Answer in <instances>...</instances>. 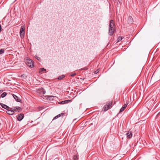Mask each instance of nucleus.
Returning a JSON list of instances; mask_svg holds the SVG:
<instances>
[{"label":"nucleus","instance_id":"22","mask_svg":"<svg viewBox=\"0 0 160 160\" xmlns=\"http://www.w3.org/2000/svg\"><path fill=\"white\" fill-rule=\"evenodd\" d=\"M99 70L98 69H97L96 71H95L94 72V73L95 74H97L99 72Z\"/></svg>","mask_w":160,"mask_h":160},{"label":"nucleus","instance_id":"16","mask_svg":"<svg viewBox=\"0 0 160 160\" xmlns=\"http://www.w3.org/2000/svg\"><path fill=\"white\" fill-rule=\"evenodd\" d=\"M45 92H46L44 90H43V89L41 90V94H45Z\"/></svg>","mask_w":160,"mask_h":160},{"label":"nucleus","instance_id":"18","mask_svg":"<svg viewBox=\"0 0 160 160\" xmlns=\"http://www.w3.org/2000/svg\"><path fill=\"white\" fill-rule=\"evenodd\" d=\"M125 109H124V108H123L122 107L121 108V109H120V111H119V112H122V111H123Z\"/></svg>","mask_w":160,"mask_h":160},{"label":"nucleus","instance_id":"7","mask_svg":"<svg viewBox=\"0 0 160 160\" xmlns=\"http://www.w3.org/2000/svg\"><path fill=\"white\" fill-rule=\"evenodd\" d=\"M7 113L10 115H12L14 113V111L11 108L10 110H8L7 112Z\"/></svg>","mask_w":160,"mask_h":160},{"label":"nucleus","instance_id":"5","mask_svg":"<svg viewBox=\"0 0 160 160\" xmlns=\"http://www.w3.org/2000/svg\"><path fill=\"white\" fill-rule=\"evenodd\" d=\"M11 109H12L14 111L16 112L17 110L18 111V112H19L22 110V108L19 107H12Z\"/></svg>","mask_w":160,"mask_h":160},{"label":"nucleus","instance_id":"14","mask_svg":"<svg viewBox=\"0 0 160 160\" xmlns=\"http://www.w3.org/2000/svg\"><path fill=\"white\" fill-rule=\"evenodd\" d=\"M65 77V76L64 75H62L61 76H59L58 78V79L59 80H61L63 78Z\"/></svg>","mask_w":160,"mask_h":160},{"label":"nucleus","instance_id":"2","mask_svg":"<svg viewBox=\"0 0 160 160\" xmlns=\"http://www.w3.org/2000/svg\"><path fill=\"white\" fill-rule=\"evenodd\" d=\"M25 62L27 65L31 68L33 67L34 65L33 61L28 58H27L25 60Z\"/></svg>","mask_w":160,"mask_h":160},{"label":"nucleus","instance_id":"3","mask_svg":"<svg viewBox=\"0 0 160 160\" xmlns=\"http://www.w3.org/2000/svg\"><path fill=\"white\" fill-rule=\"evenodd\" d=\"M112 104L111 102H109L107 105H105L103 107V110L104 111H106L108 110L110 107V106Z\"/></svg>","mask_w":160,"mask_h":160},{"label":"nucleus","instance_id":"9","mask_svg":"<svg viewBox=\"0 0 160 160\" xmlns=\"http://www.w3.org/2000/svg\"><path fill=\"white\" fill-rule=\"evenodd\" d=\"M127 135V138H131L132 137V134L131 132L129 131L128 133L126 134Z\"/></svg>","mask_w":160,"mask_h":160},{"label":"nucleus","instance_id":"20","mask_svg":"<svg viewBox=\"0 0 160 160\" xmlns=\"http://www.w3.org/2000/svg\"><path fill=\"white\" fill-rule=\"evenodd\" d=\"M127 104H124L122 107L123 108H124V109H125L126 108V107H127Z\"/></svg>","mask_w":160,"mask_h":160},{"label":"nucleus","instance_id":"13","mask_svg":"<svg viewBox=\"0 0 160 160\" xmlns=\"http://www.w3.org/2000/svg\"><path fill=\"white\" fill-rule=\"evenodd\" d=\"M7 94L6 92H4L1 95V97L2 98H3L6 96Z\"/></svg>","mask_w":160,"mask_h":160},{"label":"nucleus","instance_id":"17","mask_svg":"<svg viewBox=\"0 0 160 160\" xmlns=\"http://www.w3.org/2000/svg\"><path fill=\"white\" fill-rule=\"evenodd\" d=\"M4 52V50L3 49H1L0 50V54H2Z\"/></svg>","mask_w":160,"mask_h":160},{"label":"nucleus","instance_id":"15","mask_svg":"<svg viewBox=\"0 0 160 160\" xmlns=\"http://www.w3.org/2000/svg\"><path fill=\"white\" fill-rule=\"evenodd\" d=\"M122 37H119L117 40V42H120L122 40Z\"/></svg>","mask_w":160,"mask_h":160},{"label":"nucleus","instance_id":"4","mask_svg":"<svg viewBox=\"0 0 160 160\" xmlns=\"http://www.w3.org/2000/svg\"><path fill=\"white\" fill-rule=\"evenodd\" d=\"M24 30L25 29L24 27H22L20 31V35L22 38L24 36L25 34Z\"/></svg>","mask_w":160,"mask_h":160},{"label":"nucleus","instance_id":"21","mask_svg":"<svg viewBox=\"0 0 160 160\" xmlns=\"http://www.w3.org/2000/svg\"><path fill=\"white\" fill-rule=\"evenodd\" d=\"M40 69H41V71H40L41 72H42V71H46V69L43 68H41Z\"/></svg>","mask_w":160,"mask_h":160},{"label":"nucleus","instance_id":"11","mask_svg":"<svg viewBox=\"0 0 160 160\" xmlns=\"http://www.w3.org/2000/svg\"><path fill=\"white\" fill-rule=\"evenodd\" d=\"M1 105L2 108H3L7 110H8L9 108V107L4 104L2 103L1 104Z\"/></svg>","mask_w":160,"mask_h":160},{"label":"nucleus","instance_id":"27","mask_svg":"<svg viewBox=\"0 0 160 160\" xmlns=\"http://www.w3.org/2000/svg\"><path fill=\"white\" fill-rule=\"evenodd\" d=\"M57 118H58V116H56V117L54 118L53 120L56 119Z\"/></svg>","mask_w":160,"mask_h":160},{"label":"nucleus","instance_id":"29","mask_svg":"<svg viewBox=\"0 0 160 160\" xmlns=\"http://www.w3.org/2000/svg\"><path fill=\"white\" fill-rule=\"evenodd\" d=\"M53 97V96H51V97Z\"/></svg>","mask_w":160,"mask_h":160},{"label":"nucleus","instance_id":"23","mask_svg":"<svg viewBox=\"0 0 160 160\" xmlns=\"http://www.w3.org/2000/svg\"><path fill=\"white\" fill-rule=\"evenodd\" d=\"M35 57L38 60H39L40 59V58L39 57H38L37 55H36L35 56Z\"/></svg>","mask_w":160,"mask_h":160},{"label":"nucleus","instance_id":"12","mask_svg":"<svg viewBox=\"0 0 160 160\" xmlns=\"http://www.w3.org/2000/svg\"><path fill=\"white\" fill-rule=\"evenodd\" d=\"M73 160H78V156L77 155H74L73 157Z\"/></svg>","mask_w":160,"mask_h":160},{"label":"nucleus","instance_id":"8","mask_svg":"<svg viewBox=\"0 0 160 160\" xmlns=\"http://www.w3.org/2000/svg\"><path fill=\"white\" fill-rule=\"evenodd\" d=\"M12 96L14 98L17 102H20V99L17 96L14 94H13Z\"/></svg>","mask_w":160,"mask_h":160},{"label":"nucleus","instance_id":"25","mask_svg":"<svg viewBox=\"0 0 160 160\" xmlns=\"http://www.w3.org/2000/svg\"><path fill=\"white\" fill-rule=\"evenodd\" d=\"M62 114L63 115V114H64L63 113H61V114H59L57 115V116H58V117H60L61 116V115H62Z\"/></svg>","mask_w":160,"mask_h":160},{"label":"nucleus","instance_id":"26","mask_svg":"<svg viewBox=\"0 0 160 160\" xmlns=\"http://www.w3.org/2000/svg\"><path fill=\"white\" fill-rule=\"evenodd\" d=\"M129 20H132V18L130 16V17H129Z\"/></svg>","mask_w":160,"mask_h":160},{"label":"nucleus","instance_id":"1","mask_svg":"<svg viewBox=\"0 0 160 160\" xmlns=\"http://www.w3.org/2000/svg\"><path fill=\"white\" fill-rule=\"evenodd\" d=\"M114 22L113 20H111L109 24V34L112 36L115 30Z\"/></svg>","mask_w":160,"mask_h":160},{"label":"nucleus","instance_id":"28","mask_svg":"<svg viewBox=\"0 0 160 160\" xmlns=\"http://www.w3.org/2000/svg\"><path fill=\"white\" fill-rule=\"evenodd\" d=\"M1 28H1V25H0V32H1Z\"/></svg>","mask_w":160,"mask_h":160},{"label":"nucleus","instance_id":"6","mask_svg":"<svg viewBox=\"0 0 160 160\" xmlns=\"http://www.w3.org/2000/svg\"><path fill=\"white\" fill-rule=\"evenodd\" d=\"M24 117V114L22 113H20V114L18 115L17 117V119L18 121H21L23 119Z\"/></svg>","mask_w":160,"mask_h":160},{"label":"nucleus","instance_id":"19","mask_svg":"<svg viewBox=\"0 0 160 160\" xmlns=\"http://www.w3.org/2000/svg\"><path fill=\"white\" fill-rule=\"evenodd\" d=\"M76 74V73L74 72L72 73H71L70 74V76L72 77H73L75 76Z\"/></svg>","mask_w":160,"mask_h":160},{"label":"nucleus","instance_id":"30","mask_svg":"<svg viewBox=\"0 0 160 160\" xmlns=\"http://www.w3.org/2000/svg\"><path fill=\"white\" fill-rule=\"evenodd\" d=\"M1 125V123H0V126Z\"/></svg>","mask_w":160,"mask_h":160},{"label":"nucleus","instance_id":"24","mask_svg":"<svg viewBox=\"0 0 160 160\" xmlns=\"http://www.w3.org/2000/svg\"><path fill=\"white\" fill-rule=\"evenodd\" d=\"M62 114L63 115V114H64L63 113H61V114H59L57 115V116H58V117H60L61 116V115H62Z\"/></svg>","mask_w":160,"mask_h":160},{"label":"nucleus","instance_id":"10","mask_svg":"<svg viewBox=\"0 0 160 160\" xmlns=\"http://www.w3.org/2000/svg\"><path fill=\"white\" fill-rule=\"evenodd\" d=\"M71 101V100H66L65 101H63L59 103L62 104H64L65 103H68L69 102H70Z\"/></svg>","mask_w":160,"mask_h":160}]
</instances>
